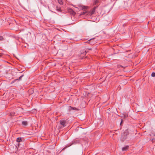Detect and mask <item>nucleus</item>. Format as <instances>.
<instances>
[{
	"label": "nucleus",
	"instance_id": "1",
	"mask_svg": "<svg viewBox=\"0 0 155 155\" xmlns=\"http://www.w3.org/2000/svg\"><path fill=\"white\" fill-rule=\"evenodd\" d=\"M97 7L98 6L94 7L91 12H88L86 11L87 7L83 6L82 7V9L84 10V11L83 12H82L81 13L80 15H83L86 14V15L91 16L94 14L96 9Z\"/></svg>",
	"mask_w": 155,
	"mask_h": 155
},
{
	"label": "nucleus",
	"instance_id": "2",
	"mask_svg": "<svg viewBox=\"0 0 155 155\" xmlns=\"http://www.w3.org/2000/svg\"><path fill=\"white\" fill-rule=\"evenodd\" d=\"M127 130H126L125 131V132L122 135L121 140L122 141H124L127 139L129 134Z\"/></svg>",
	"mask_w": 155,
	"mask_h": 155
},
{
	"label": "nucleus",
	"instance_id": "3",
	"mask_svg": "<svg viewBox=\"0 0 155 155\" xmlns=\"http://www.w3.org/2000/svg\"><path fill=\"white\" fill-rule=\"evenodd\" d=\"M67 12L72 15H74L76 14L75 12L71 8H68Z\"/></svg>",
	"mask_w": 155,
	"mask_h": 155
},
{
	"label": "nucleus",
	"instance_id": "4",
	"mask_svg": "<svg viewBox=\"0 0 155 155\" xmlns=\"http://www.w3.org/2000/svg\"><path fill=\"white\" fill-rule=\"evenodd\" d=\"M66 120H61L60 121V124L63 127H64L66 126Z\"/></svg>",
	"mask_w": 155,
	"mask_h": 155
},
{
	"label": "nucleus",
	"instance_id": "5",
	"mask_svg": "<svg viewBox=\"0 0 155 155\" xmlns=\"http://www.w3.org/2000/svg\"><path fill=\"white\" fill-rule=\"evenodd\" d=\"M129 148V146H126L122 148V150L123 151H125L127 150Z\"/></svg>",
	"mask_w": 155,
	"mask_h": 155
},
{
	"label": "nucleus",
	"instance_id": "6",
	"mask_svg": "<svg viewBox=\"0 0 155 155\" xmlns=\"http://www.w3.org/2000/svg\"><path fill=\"white\" fill-rule=\"evenodd\" d=\"M23 76H24V75H21V76L19 77V78L18 79H17L15 80L14 81H13V82H14L15 81H17V80H18V81H20V80H21V78L23 77Z\"/></svg>",
	"mask_w": 155,
	"mask_h": 155
},
{
	"label": "nucleus",
	"instance_id": "7",
	"mask_svg": "<svg viewBox=\"0 0 155 155\" xmlns=\"http://www.w3.org/2000/svg\"><path fill=\"white\" fill-rule=\"evenodd\" d=\"M22 124L24 126H27L28 124V122L27 121H23L22 122Z\"/></svg>",
	"mask_w": 155,
	"mask_h": 155
},
{
	"label": "nucleus",
	"instance_id": "8",
	"mask_svg": "<svg viewBox=\"0 0 155 155\" xmlns=\"http://www.w3.org/2000/svg\"><path fill=\"white\" fill-rule=\"evenodd\" d=\"M99 0H94V5H96L98 3Z\"/></svg>",
	"mask_w": 155,
	"mask_h": 155
},
{
	"label": "nucleus",
	"instance_id": "9",
	"mask_svg": "<svg viewBox=\"0 0 155 155\" xmlns=\"http://www.w3.org/2000/svg\"><path fill=\"white\" fill-rule=\"evenodd\" d=\"M22 141L21 138V137H18L16 139V141L17 142H20Z\"/></svg>",
	"mask_w": 155,
	"mask_h": 155
},
{
	"label": "nucleus",
	"instance_id": "10",
	"mask_svg": "<svg viewBox=\"0 0 155 155\" xmlns=\"http://www.w3.org/2000/svg\"><path fill=\"white\" fill-rule=\"evenodd\" d=\"M58 3L60 5H63V0H58Z\"/></svg>",
	"mask_w": 155,
	"mask_h": 155
},
{
	"label": "nucleus",
	"instance_id": "11",
	"mask_svg": "<svg viewBox=\"0 0 155 155\" xmlns=\"http://www.w3.org/2000/svg\"><path fill=\"white\" fill-rule=\"evenodd\" d=\"M117 67L118 68H120V67H122V68H124V66L120 65V64H118L117 65Z\"/></svg>",
	"mask_w": 155,
	"mask_h": 155
},
{
	"label": "nucleus",
	"instance_id": "12",
	"mask_svg": "<svg viewBox=\"0 0 155 155\" xmlns=\"http://www.w3.org/2000/svg\"><path fill=\"white\" fill-rule=\"evenodd\" d=\"M151 76L153 77H155V73L153 72L151 74Z\"/></svg>",
	"mask_w": 155,
	"mask_h": 155
},
{
	"label": "nucleus",
	"instance_id": "13",
	"mask_svg": "<svg viewBox=\"0 0 155 155\" xmlns=\"http://www.w3.org/2000/svg\"><path fill=\"white\" fill-rule=\"evenodd\" d=\"M87 53V51H83V52H81V54H82L84 55H85L86 54V53Z\"/></svg>",
	"mask_w": 155,
	"mask_h": 155
},
{
	"label": "nucleus",
	"instance_id": "14",
	"mask_svg": "<svg viewBox=\"0 0 155 155\" xmlns=\"http://www.w3.org/2000/svg\"><path fill=\"white\" fill-rule=\"evenodd\" d=\"M4 40V38L2 36H0V40L2 41Z\"/></svg>",
	"mask_w": 155,
	"mask_h": 155
},
{
	"label": "nucleus",
	"instance_id": "15",
	"mask_svg": "<svg viewBox=\"0 0 155 155\" xmlns=\"http://www.w3.org/2000/svg\"><path fill=\"white\" fill-rule=\"evenodd\" d=\"M56 8H57V10H58V11H60L61 8H58L57 6L56 7Z\"/></svg>",
	"mask_w": 155,
	"mask_h": 155
},
{
	"label": "nucleus",
	"instance_id": "16",
	"mask_svg": "<svg viewBox=\"0 0 155 155\" xmlns=\"http://www.w3.org/2000/svg\"><path fill=\"white\" fill-rule=\"evenodd\" d=\"M122 122H123L122 120H121V122H120V125H121V124H122Z\"/></svg>",
	"mask_w": 155,
	"mask_h": 155
},
{
	"label": "nucleus",
	"instance_id": "17",
	"mask_svg": "<svg viewBox=\"0 0 155 155\" xmlns=\"http://www.w3.org/2000/svg\"><path fill=\"white\" fill-rule=\"evenodd\" d=\"M93 39H91L90 40H93Z\"/></svg>",
	"mask_w": 155,
	"mask_h": 155
},
{
	"label": "nucleus",
	"instance_id": "18",
	"mask_svg": "<svg viewBox=\"0 0 155 155\" xmlns=\"http://www.w3.org/2000/svg\"><path fill=\"white\" fill-rule=\"evenodd\" d=\"M89 49L90 50H91V48Z\"/></svg>",
	"mask_w": 155,
	"mask_h": 155
},
{
	"label": "nucleus",
	"instance_id": "19",
	"mask_svg": "<svg viewBox=\"0 0 155 155\" xmlns=\"http://www.w3.org/2000/svg\"><path fill=\"white\" fill-rule=\"evenodd\" d=\"M74 108H76L75 107L73 109H74Z\"/></svg>",
	"mask_w": 155,
	"mask_h": 155
}]
</instances>
